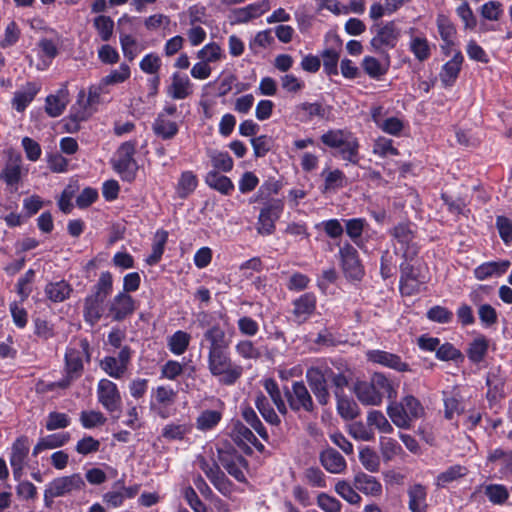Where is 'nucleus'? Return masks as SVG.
Returning a JSON list of instances; mask_svg holds the SVG:
<instances>
[{
    "mask_svg": "<svg viewBox=\"0 0 512 512\" xmlns=\"http://www.w3.org/2000/svg\"><path fill=\"white\" fill-rule=\"evenodd\" d=\"M204 339L208 342L207 368L211 376L222 385H234L242 377L243 367L232 359L231 340L218 325L207 329L204 332Z\"/></svg>",
    "mask_w": 512,
    "mask_h": 512,
    "instance_id": "obj_1",
    "label": "nucleus"
},
{
    "mask_svg": "<svg viewBox=\"0 0 512 512\" xmlns=\"http://www.w3.org/2000/svg\"><path fill=\"white\" fill-rule=\"evenodd\" d=\"M278 191L279 185L277 183H264L251 200L264 203L257 222V231L261 235H271L274 233L276 221L283 212L284 203L281 199H269L271 195L277 194Z\"/></svg>",
    "mask_w": 512,
    "mask_h": 512,
    "instance_id": "obj_2",
    "label": "nucleus"
},
{
    "mask_svg": "<svg viewBox=\"0 0 512 512\" xmlns=\"http://www.w3.org/2000/svg\"><path fill=\"white\" fill-rule=\"evenodd\" d=\"M321 142L337 149L340 158L352 164L359 162V141L353 133L342 129H331L322 134Z\"/></svg>",
    "mask_w": 512,
    "mask_h": 512,
    "instance_id": "obj_3",
    "label": "nucleus"
},
{
    "mask_svg": "<svg viewBox=\"0 0 512 512\" xmlns=\"http://www.w3.org/2000/svg\"><path fill=\"white\" fill-rule=\"evenodd\" d=\"M85 487V480L80 473L54 478L44 490L45 506L50 507L53 499L83 491Z\"/></svg>",
    "mask_w": 512,
    "mask_h": 512,
    "instance_id": "obj_4",
    "label": "nucleus"
},
{
    "mask_svg": "<svg viewBox=\"0 0 512 512\" xmlns=\"http://www.w3.org/2000/svg\"><path fill=\"white\" fill-rule=\"evenodd\" d=\"M395 252L405 260H412L419 252L415 241V226L411 223H399L390 232Z\"/></svg>",
    "mask_w": 512,
    "mask_h": 512,
    "instance_id": "obj_5",
    "label": "nucleus"
},
{
    "mask_svg": "<svg viewBox=\"0 0 512 512\" xmlns=\"http://www.w3.org/2000/svg\"><path fill=\"white\" fill-rule=\"evenodd\" d=\"M372 32L370 46L380 55L388 54V50L395 48L401 36V30L394 21L375 25Z\"/></svg>",
    "mask_w": 512,
    "mask_h": 512,
    "instance_id": "obj_6",
    "label": "nucleus"
},
{
    "mask_svg": "<svg viewBox=\"0 0 512 512\" xmlns=\"http://www.w3.org/2000/svg\"><path fill=\"white\" fill-rule=\"evenodd\" d=\"M135 152V141L124 142L117 149L112 160L114 170L127 182H132L138 171V164L134 158Z\"/></svg>",
    "mask_w": 512,
    "mask_h": 512,
    "instance_id": "obj_7",
    "label": "nucleus"
},
{
    "mask_svg": "<svg viewBox=\"0 0 512 512\" xmlns=\"http://www.w3.org/2000/svg\"><path fill=\"white\" fill-rule=\"evenodd\" d=\"M90 344L86 338L73 341L65 353L66 373L76 377L81 375L83 360L90 361Z\"/></svg>",
    "mask_w": 512,
    "mask_h": 512,
    "instance_id": "obj_8",
    "label": "nucleus"
},
{
    "mask_svg": "<svg viewBox=\"0 0 512 512\" xmlns=\"http://www.w3.org/2000/svg\"><path fill=\"white\" fill-rule=\"evenodd\" d=\"M132 353L129 346H123L117 356H105L100 361V368L111 378L122 379L128 371Z\"/></svg>",
    "mask_w": 512,
    "mask_h": 512,
    "instance_id": "obj_9",
    "label": "nucleus"
},
{
    "mask_svg": "<svg viewBox=\"0 0 512 512\" xmlns=\"http://www.w3.org/2000/svg\"><path fill=\"white\" fill-rule=\"evenodd\" d=\"M177 391L168 385H159L151 390L150 409L160 418L170 416L168 409L174 405Z\"/></svg>",
    "mask_w": 512,
    "mask_h": 512,
    "instance_id": "obj_10",
    "label": "nucleus"
},
{
    "mask_svg": "<svg viewBox=\"0 0 512 512\" xmlns=\"http://www.w3.org/2000/svg\"><path fill=\"white\" fill-rule=\"evenodd\" d=\"M285 396L289 407L293 411L314 412L315 405L312 396L302 381L293 382L291 389H286Z\"/></svg>",
    "mask_w": 512,
    "mask_h": 512,
    "instance_id": "obj_11",
    "label": "nucleus"
},
{
    "mask_svg": "<svg viewBox=\"0 0 512 512\" xmlns=\"http://www.w3.org/2000/svg\"><path fill=\"white\" fill-rule=\"evenodd\" d=\"M96 393L98 402L106 411L112 413L120 409L122 397L116 383L107 378L100 379Z\"/></svg>",
    "mask_w": 512,
    "mask_h": 512,
    "instance_id": "obj_12",
    "label": "nucleus"
},
{
    "mask_svg": "<svg viewBox=\"0 0 512 512\" xmlns=\"http://www.w3.org/2000/svg\"><path fill=\"white\" fill-rule=\"evenodd\" d=\"M400 270L399 288L401 293L406 296L418 293L426 282L425 276L420 273L419 269L407 261L400 265Z\"/></svg>",
    "mask_w": 512,
    "mask_h": 512,
    "instance_id": "obj_13",
    "label": "nucleus"
},
{
    "mask_svg": "<svg viewBox=\"0 0 512 512\" xmlns=\"http://www.w3.org/2000/svg\"><path fill=\"white\" fill-rule=\"evenodd\" d=\"M328 374L323 366L311 367L306 371V379L309 387L321 405H326L330 400L328 391Z\"/></svg>",
    "mask_w": 512,
    "mask_h": 512,
    "instance_id": "obj_14",
    "label": "nucleus"
},
{
    "mask_svg": "<svg viewBox=\"0 0 512 512\" xmlns=\"http://www.w3.org/2000/svg\"><path fill=\"white\" fill-rule=\"evenodd\" d=\"M339 257L346 277L359 280L363 275V267L356 248L349 242L339 248Z\"/></svg>",
    "mask_w": 512,
    "mask_h": 512,
    "instance_id": "obj_15",
    "label": "nucleus"
},
{
    "mask_svg": "<svg viewBox=\"0 0 512 512\" xmlns=\"http://www.w3.org/2000/svg\"><path fill=\"white\" fill-rule=\"evenodd\" d=\"M365 355L366 359L373 364H378L398 372L412 371L409 364L402 361L401 357L397 354L384 350L373 349L366 351Z\"/></svg>",
    "mask_w": 512,
    "mask_h": 512,
    "instance_id": "obj_16",
    "label": "nucleus"
},
{
    "mask_svg": "<svg viewBox=\"0 0 512 512\" xmlns=\"http://www.w3.org/2000/svg\"><path fill=\"white\" fill-rule=\"evenodd\" d=\"M135 309V301L132 296L125 292H119L109 303L108 315L114 321H122L132 315Z\"/></svg>",
    "mask_w": 512,
    "mask_h": 512,
    "instance_id": "obj_17",
    "label": "nucleus"
},
{
    "mask_svg": "<svg viewBox=\"0 0 512 512\" xmlns=\"http://www.w3.org/2000/svg\"><path fill=\"white\" fill-rule=\"evenodd\" d=\"M30 442L27 436L18 437L11 448L10 465L16 480L22 476L24 464L29 453Z\"/></svg>",
    "mask_w": 512,
    "mask_h": 512,
    "instance_id": "obj_18",
    "label": "nucleus"
},
{
    "mask_svg": "<svg viewBox=\"0 0 512 512\" xmlns=\"http://www.w3.org/2000/svg\"><path fill=\"white\" fill-rule=\"evenodd\" d=\"M231 438L245 452H252V446L259 452H263L265 449L264 445L256 438L253 432L241 422H236L233 425Z\"/></svg>",
    "mask_w": 512,
    "mask_h": 512,
    "instance_id": "obj_19",
    "label": "nucleus"
},
{
    "mask_svg": "<svg viewBox=\"0 0 512 512\" xmlns=\"http://www.w3.org/2000/svg\"><path fill=\"white\" fill-rule=\"evenodd\" d=\"M219 462L237 481L242 482L245 480L243 469L246 467V460L242 455L235 451L220 450Z\"/></svg>",
    "mask_w": 512,
    "mask_h": 512,
    "instance_id": "obj_20",
    "label": "nucleus"
},
{
    "mask_svg": "<svg viewBox=\"0 0 512 512\" xmlns=\"http://www.w3.org/2000/svg\"><path fill=\"white\" fill-rule=\"evenodd\" d=\"M326 39L331 41V45L321 53L323 68L327 75H338V62L342 48V41L336 35L327 36Z\"/></svg>",
    "mask_w": 512,
    "mask_h": 512,
    "instance_id": "obj_21",
    "label": "nucleus"
},
{
    "mask_svg": "<svg viewBox=\"0 0 512 512\" xmlns=\"http://www.w3.org/2000/svg\"><path fill=\"white\" fill-rule=\"evenodd\" d=\"M316 296L313 293H304L293 301V317L298 324L305 323L316 310Z\"/></svg>",
    "mask_w": 512,
    "mask_h": 512,
    "instance_id": "obj_22",
    "label": "nucleus"
},
{
    "mask_svg": "<svg viewBox=\"0 0 512 512\" xmlns=\"http://www.w3.org/2000/svg\"><path fill=\"white\" fill-rule=\"evenodd\" d=\"M444 415L448 420H454L464 413L466 404L463 396L457 389L443 392Z\"/></svg>",
    "mask_w": 512,
    "mask_h": 512,
    "instance_id": "obj_23",
    "label": "nucleus"
},
{
    "mask_svg": "<svg viewBox=\"0 0 512 512\" xmlns=\"http://www.w3.org/2000/svg\"><path fill=\"white\" fill-rule=\"evenodd\" d=\"M510 266L511 262L509 260L484 262L474 269V276L480 281L500 277L507 272Z\"/></svg>",
    "mask_w": 512,
    "mask_h": 512,
    "instance_id": "obj_24",
    "label": "nucleus"
},
{
    "mask_svg": "<svg viewBox=\"0 0 512 512\" xmlns=\"http://www.w3.org/2000/svg\"><path fill=\"white\" fill-rule=\"evenodd\" d=\"M319 460L324 469L331 474H342L347 469L345 458L333 448L324 449L319 455Z\"/></svg>",
    "mask_w": 512,
    "mask_h": 512,
    "instance_id": "obj_25",
    "label": "nucleus"
},
{
    "mask_svg": "<svg viewBox=\"0 0 512 512\" xmlns=\"http://www.w3.org/2000/svg\"><path fill=\"white\" fill-rule=\"evenodd\" d=\"M437 28L443 44L441 49L445 55H449L452 52V48L455 45L456 40V28L452 22L445 15L437 16Z\"/></svg>",
    "mask_w": 512,
    "mask_h": 512,
    "instance_id": "obj_26",
    "label": "nucleus"
},
{
    "mask_svg": "<svg viewBox=\"0 0 512 512\" xmlns=\"http://www.w3.org/2000/svg\"><path fill=\"white\" fill-rule=\"evenodd\" d=\"M69 101V91L67 86L64 85L55 94L46 97L45 112L50 117H58L64 112Z\"/></svg>",
    "mask_w": 512,
    "mask_h": 512,
    "instance_id": "obj_27",
    "label": "nucleus"
},
{
    "mask_svg": "<svg viewBox=\"0 0 512 512\" xmlns=\"http://www.w3.org/2000/svg\"><path fill=\"white\" fill-rule=\"evenodd\" d=\"M463 61L464 57L461 51H456L453 57L442 66L439 77L445 87L454 85L461 71Z\"/></svg>",
    "mask_w": 512,
    "mask_h": 512,
    "instance_id": "obj_28",
    "label": "nucleus"
},
{
    "mask_svg": "<svg viewBox=\"0 0 512 512\" xmlns=\"http://www.w3.org/2000/svg\"><path fill=\"white\" fill-rule=\"evenodd\" d=\"M167 93L175 100H182L190 96L192 94V83L189 77L185 74L173 73Z\"/></svg>",
    "mask_w": 512,
    "mask_h": 512,
    "instance_id": "obj_29",
    "label": "nucleus"
},
{
    "mask_svg": "<svg viewBox=\"0 0 512 512\" xmlns=\"http://www.w3.org/2000/svg\"><path fill=\"white\" fill-rule=\"evenodd\" d=\"M70 433L59 432L40 437L33 448V456H37L45 450L63 447L70 441Z\"/></svg>",
    "mask_w": 512,
    "mask_h": 512,
    "instance_id": "obj_30",
    "label": "nucleus"
},
{
    "mask_svg": "<svg viewBox=\"0 0 512 512\" xmlns=\"http://www.w3.org/2000/svg\"><path fill=\"white\" fill-rule=\"evenodd\" d=\"M408 508L410 512H427V488L419 483L407 489Z\"/></svg>",
    "mask_w": 512,
    "mask_h": 512,
    "instance_id": "obj_31",
    "label": "nucleus"
},
{
    "mask_svg": "<svg viewBox=\"0 0 512 512\" xmlns=\"http://www.w3.org/2000/svg\"><path fill=\"white\" fill-rule=\"evenodd\" d=\"M370 382L380 394L382 401L384 397H387L391 401L396 400L398 384L388 378L384 373L375 372L372 374Z\"/></svg>",
    "mask_w": 512,
    "mask_h": 512,
    "instance_id": "obj_32",
    "label": "nucleus"
},
{
    "mask_svg": "<svg viewBox=\"0 0 512 512\" xmlns=\"http://www.w3.org/2000/svg\"><path fill=\"white\" fill-rule=\"evenodd\" d=\"M193 426L190 422L172 421L163 426L161 437L166 441H183L191 432Z\"/></svg>",
    "mask_w": 512,
    "mask_h": 512,
    "instance_id": "obj_33",
    "label": "nucleus"
},
{
    "mask_svg": "<svg viewBox=\"0 0 512 512\" xmlns=\"http://www.w3.org/2000/svg\"><path fill=\"white\" fill-rule=\"evenodd\" d=\"M354 393L357 399L366 406H380L383 402L370 380L357 382L354 386Z\"/></svg>",
    "mask_w": 512,
    "mask_h": 512,
    "instance_id": "obj_34",
    "label": "nucleus"
},
{
    "mask_svg": "<svg viewBox=\"0 0 512 512\" xmlns=\"http://www.w3.org/2000/svg\"><path fill=\"white\" fill-rule=\"evenodd\" d=\"M506 376L500 367H492L487 373L486 384L488 386L487 397L490 400H496L503 396Z\"/></svg>",
    "mask_w": 512,
    "mask_h": 512,
    "instance_id": "obj_35",
    "label": "nucleus"
},
{
    "mask_svg": "<svg viewBox=\"0 0 512 512\" xmlns=\"http://www.w3.org/2000/svg\"><path fill=\"white\" fill-rule=\"evenodd\" d=\"M220 409L203 410L196 418V428L200 431L206 432L214 429L222 420L224 403L218 401Z\"/></svg>",
    "mask_w": 512,
    "mask_h": 512,
    "instance_id": "obj_36",
    "label": "nucleus"
},
{
    "mask_svg": "<svg viewBox=\"0 0 512 512\" xmlns=\"http://www.w3.org/2000/svg\"><path fill=\"white\" fill-rule=\"evenodd\" d=\"M295 114L299 121L307 123L314 117L325 118L327 109L319 102H303L295 107Z\"/></svg>",
    "mask_w": 512,
    "mask_h": 512,
    "instance_id": "obj_37",
    "label": "nucleus"
},
{
    "mask_svg": "<svg viewBox=\"0 0 512 512\" xmlns=\"http://www.w3.org/2000/svg\"><path fill=\"white\" fill-rule=\"evenodd\" d=\"M354 485L365 495L377 497L382 493L381 483L373 476L359 472L354 476Z\"/></svg>",
    "mask_w": 512,
    "mask_h": 512,
    "instance_id": "obj_38",
    "label": "nucleus"
},
{
    "mask_svg": "<svg viewBox=\"0 0 512 512\" xmlns=\"http://www.w3.org/2000/svg\"><path fill=\"white\" fill-rule=\"evenodd\" d=\"M47 298L54 302L60 303L68 299L73 292L72 286L65 280L49 282L44 289Z\"/></svg>",
    "mask_w": 512,
    "mask_h": 512,
    "instance_id": "obj_39",
    "label": "nucleus"
},
{
    "mask_svg": "<svg viewBox=\"0 0 512 512\" xmlns=\"http://www.w3.org/2000/svg\"><path fill=\"white\" fill-rule=\"evenodd\" d=\"M152 129L155 135L163 140L174 138L179 131L178 124L165 117V114H158L153 122Z\"/></svg>",
    "mask_w": 512,
    "mask_h": 512,
    "instance_id": "obj_40",
    "label": "nucleus"
},
{
    "mask_svg": "<svg viewBox=\"0 0 512 512\" xmlns=\"http://www.w3.org/2000/svg\"><path fill=\"white\" fill-rule=\"evenodd\" d=\"M40 91V85L34 82H28L21 91H17L13 97V107L22 112L33 101Z\"/></svg>",
    "mask_w": 512,
    "mask_h": 512,
    "instance_id": "obj_41",
    "label": "nucleus"
},
{
    "mask_svg": "<svg viewBox=\"0 0 512 512\" xmlns=\"http://www.w3.org/2000/svg\"><path fill=\"white\" fill-rule=\"evenodd\" d=\"M384 62H380L378 59L372 56H365L362 60V68L366 74L373 79H379L385 75L390 65L389 54L383 55Z\"/></svg>",
    "mask_w": 512,
    "mask_h": 512,
    "instance_id": "obj_42",
    "label": "nucleus"
},
{
    "mask_svg": "<svg viewBox=\"0 0 512 512\" xmlns=\"http://www.w3.org/2000/svg\"><path fill=\"white\" fill-rule=\"evenodd\" d=\"M345 232L351 241L362 248L364 246L362 240L363 232L369 227V224L365 218H351L344 220Z\"/></svg>",
    "mask_w": 512,
    "mask_h": 512,
    "instance_id": "obj_43",
    "label": "nucleus"
},
{
    "mask_svg": "<svg viewBox=\"0 0 512 512\" xmlns=\"http://www.w3.org/2000/svg\"><path fill=\"white\" fill-rule=\"evenodd\" d=\"M205 183L223 195H230L234 190L231 179L217 171H210L206 174Z\"/></svg>",
    "mask_w": 512,
    "mask_h": 512,
    "instance_id": "obj_44",
    "label": "nucleus"
},
{
    "mask_svg": "<svg viewBox=\"0 0 512 512\" xmlns=\"http://www.w3.org/2000/svg\"><path fill=\"white\" fill-rule=\"evenodd\" d=\"M268 9L269 5L266 1L249 4L246 7L234 11L235 21L238 23H246L251 19L261 16Z\"/></svg>",
    "mask_w": 512,
    "mask_h": 512,
    "instance_id": "obj_45",
    "label": "nucleus"
},
{
    "mask_svg": "<svg viewBox=\"0 0 512 512\" xmlns=\"http://www.w3.org/2000/svg\"><path fill=\"white\" fill-rule=\"evenodd\" d=\"M191 341V335L183 330H177L167 339L169 351L177 356L186 352Z\"/></svg>",
    "mask_w": 512,
    "mask_h": 512,
    "instance_id": "obj_46",
    "label": "nucleus"
},
{
    "mask_svg": "<svg viewBox=\"0 0 512 512\" xmlns=\"http://www.w3.org/2000/svg\"><path fill=\"white\" fill-rule=\"evenodd\" d=\"M263 386L270 399L276 406L278 412L281 415H286L288 413V407L277 382L272 378H267L263 381Z\"/></svg>",
    "mask_w": 512,
    "mask_h": 512,
    "instance_id": "obj_47",
    "label": "nucleus"
},
{
    "mask_svg": "<svg viewBox=\"0 0 512 512\" xmlns=\"http://www.w3.org/2000/svg\"><path fill=\"white\" fill-rule=\"evenodd\" d=\"M255 406L263 419L270 425L278 426L281 423L278 414L275 412L268 398L264 394L259 393L256 395Z\"/></svg>",
    "mask_w": 512,
    "mask_h": 512,
    "instance_id": "obj_48",
    "label": "nucleus"
},
{
    "mask_svg": "<svg viewBox=\"0 0 512 512\" xmlns=\"http://www.w3.org/2000/svg\"><path fill=\"white\" fill-rule=\"evenodd\" d=\"M387 414L394 425L399 428L407 429L410 427L412 419L409 417L403 405L392 401L387 407Z\"/></svg>",
    "mask_w": 512,
    "mask_h": 512,
    "instance_id": "obj_49",
    "label": "nucleus"
},
{
    "mask_svg": "<svg viewBox=\"0 0 512 512\" xmlns=\"http://www.w3.org/2000/svg\"><path fill=\"white\" fill-rule=\"evenodd\" d=\"M102 302L103 300L94 296H89L85 299L84 318L91 326L95 325L102 316Z\"/></svg>",
    "mask_w": 512,
    "mask_h": 512,
    "instance_id": "obj_50",
    "label": "nucleus"
},
{
    "mask_svg": "<svg viewBox=\"0 0 512 512\" xmlns=\"http://www.w3.org/2000/svg\"><path fill=\"white\" fill-rule=\"evenodd\" d=\"M198 179L192 171H184L181 173L176 186L177 195L184 199L188 197L197 187Z\"/></svg>",
    "mask_w": 512,
    "mask_h": 512,
    "instance_id": "obj_51",
    "label": "nucleus"
},
{
    "mask_svg": "<svg viewBox=\"0 0 512 512\" xmlns=\"http://www.w3.org/2000/svg\"><path fill=\"white\" fill-rule=\"evenodd\" d=\"M337 398V411L345 420H352L359 415V407L356 402L348 397L335 392Z\"/></svg>",
    "mask_w": 512,
    "mask_h": 512,
    "instance_id": "obj_52",
    "label": "nucleus"
},
{
    "mask_svg": "<svg viewBox=\"0 0 512 512\" xmlns=\"http://www.w3.org/2000/svg\"><path fill=\"white\" fill-rule=\"evenodd\" d=\"M366 421L370 428L373 429L374 427L375 429L378 430L379 433L391 434L394 431L391 423L388 421L385 415L379 410H370L367 413Z\"/></svg>",
    "mask_w": 512,
    "mask_h": 512,
    "instance_id": "obj_53",
    "label": "nucleus"
},
{
    "mask_svg": "<svg viewBox=\"0 0 512 512\" xmlns=\"http://www.w3.org/2000/svg\"><path fill=\"white\" fill-rule=\"evenodd\" d=\"M0 179L3 180L8 186H14L18 184L21 179V166L19 157L6 163L5 167L0 173Z\"/></svg>",
    "mask_w": 512,
    "mask_h": 512,
    "instance_id": "obj_54",
    "label": "nucleus"
},
{
    "mask_svg": "<svg viewBox=\"0 0 512 512\" xmlns=\"http://www.w3.org/2000/svg\"><path fill=\"white\" fill-rule=\"evenodd\" d=\"M468 470L466 467L461 465H453L447 468L445 471L438 474L436 478V485L438 487H446L448 484L466 476Z\"/></svg>",
    "mask_w": 512,
    "mask_h": 512,
    "instance_id": "obj_55",
    "label": "nucleus"
},
{
    "mask_svg": "<svg viewBox=\"0 0 512 512\" xmlns=\"http://www.w3.org/2000/svg\"><path fill=\"white\" fill-rule=\"evenodd\" d=\"M484 494L494 505H503L508 500L510 493L505 485L488 484L484 487Z\"/></svg>",
    "mask_w": 512,
    "mask_h": 512,
    "instance_id": "obj_56",
    "label": "nucleus"
},
{
    "mask_svg": "<svg viewBox=\"0 0 512 512\" xmlns=\"http://www.w3.org/2000/svg\"><path fill=\"white\" fill-rule=\"evenodd\" d=\"M234 349L236 354L244 360H257L261 357L259 348L249 339L239 340Z\"/></svg>",
    "mask_w": 512,
    "mask_h": 512,
    "instance_id": "obj_57",
    "label": "nucleus"
},
{
    "mask_svg": "<svg viewBox=\"0 0 512 512\" xmlns=\"http://www.w3.org/2000/svg\"><path fill=\"white\" fill-rule=\"evenodd\" d=\"M489 462H500V472L504 475L512 473V450L505 451L501 448H496L488 455Z\"/></svg>",
    "mask_w": 512,
    "mask_h": 512,
    "instance_id": "obj_58",
    "label": "nucleus"
},
{
    "mask_svg": "<svg viewBox=\"0 0 512 512\" xmlns=\"http://www.w3.org/2000/svg\"><path fill=\"white\" fill-rule=\"evenodd\" d=\"M488 347H489V342L486 339V337L478 336L471 342V344L469 346V349H468L469 359L474 363H480L484 359V357L488 351Z\"/></svg>",
    "mask_w": 512,
    "mask_h": 512,
    "instance_id": "obj_59",
    "label": "nucleus"
},
{
    "mask_svg": "<svg viewBox=\"0 0 512 512\" xmlns=\"http://www.w3.org/2000/svg\"><path fill=\"white\" fill-rule=\"evenodd\" d=\"M119 40L124 57L129 61H133L140 52L136 38L120 30Z\"/></svg>",
    "mask_w": 512,
    "mask_h": 512,
    "instance_id": "obj_60",
    "label": "nucleus"
},
{
    "mask_svg": "<svg viewBox=\"0 0 512 512\" xmlns=\"http://www.w3.org/2000/svg\"><path fill=\"white\" fill-rule=\"evenodd\" d=\"M409 48L415 58L420 62L427 60L431 55L430 45L425 37L411 38Z\"/></svg>",
    "mask_w": 512,
    "mask_h": 512,
    "instance_id": "obj_61",
    "label": "nucleus"
},
{
    "mask_svg": "<svg viewBox=\"0 0 512 512\" xmlns=\"http://www.w3.org/2000/svg\"><path fill=\"white\" fill-rule=\"evenodd\" d=\"M197 58L206 63L218 62L224 58L222 48L216 42H210L197 52Z\"/></svg>",
    "mask_w": 512,
    "mask_h": 512,
    "instance_id": "obj_62",
    "label": "nucleus"
},
{
    "mask_svg": "<svg viewBox=\"0 0 512 512\" xmlns=\"http://www.w3.org/2000/svg\"><path fill=\"white\" fill-rule=\"evenodd\" d=\"M93 26L102 41L107 42L110 40L114 30V21L111 17L99 15L94 19Z\"/></svg>",
    "mask_w": 512,
    "mask_h": 512,
    "instance_id": "obj_63",
    "label": "nucleus"
},
{
    "mask_svg": "<svg viewBox=\"0 0 512 512\" xmlns=\"http://www.w3.org/2000/svg\"><path fill=\"white\" fill-rule=\"evenodd\" d=\"M335 492L352 505L359 504L362 499L354 487L346 480H339L335 484Z\"/></svg>",
    "mask_w": 512,
    "mask_h": 512,
    "instance_id": "obj_64",
    "label": "nucleus"
}]
</instances>
